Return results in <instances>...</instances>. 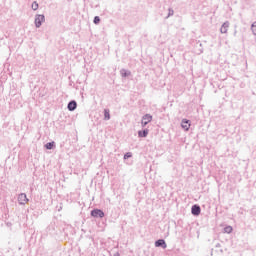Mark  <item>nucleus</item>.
I'll use <instances>...</instances> for the list:
<instances>
[{"label":"nucleus","instance_id":"nucleus-1","mask_svg":"<svg viewBox=\"0 0 256 256\" xmlns=\"http://www.w3.org/2000/svg\"><path fill=\"white\" fill-rule=\"evenodd\" d=\"M90 215L96 219H103V217H105V212L101 209L95 208L91 210Z\"/></svg>","mask_w":256,"mask_h":256},{"label":"nucleus","instance_id":"nucleus-2","mask_svg":"<svg viewBox=\"0 0 256 256\" xmlns=\"http://www.w3.org/2000/svg\"><path fill=\"white\" fill-rule=\"evenodd\" d=\"M34 23H35V27L37 29H39V27H41L43 25V23H45V15L43 14H37L35 16V20H34Z\"/></svg>","mask_w":256,"mask_h":256},{"label":"nucleus","instance_id":"nucleus-3","mask_svg":"<svg viewBox=\"0 0 256 256\" xmlns=\"http://www.w3.org/2000/svg\"><path fill=\"white\" fill-rule=\"evenodd\" d=\"M151 121H153V116L151 114H145L142 117V122H141L142 127H147V125H149Z\"/></svg>","mask_w":256,"mask_h":256},{"label":"nucleus","instance_id":"nucleus-4","mask_svg":"<svg viewBox=\"0 0 256 256\" xmlns=\"http://www.w3.org/2000/svg\"><path fill=\"white\" fill-rule=\"evenodd\" d=\"M191 213L194 217H199V215H201V206H199V204H194L191 207Z\"/></svg>","mask_w":256,"mask_h":256},{"label":"nucleus","instance_id":"nucleus-5","mask_svg":"<svg viewBox=\"0 0 256 256\" xmlns=\"http://www.w3.org/2000/svg\"><path fill=\"white\" fill-rule=\"evenodd\" d=\"M181 127L184 129V131H189L191 127V120L188 119H182Z\"/></svg>","mask_w":256,"mask_h":256},{"label":"nucleus","instance_id":"nucleus-6","mask_svg":"<svg viewBox=\"0 0 256 256\" xmlns=\"http://www.w3.org/2000/svg\"><path fill=\"white\" fill-rule=\"evenodd\" d=\"M29 200L27 199V194L21 193L18 195L19 205H25Z\"/></svg>","mask_w":256,"mask_h":256},{"label":"nucleus","instance_id":"nucleus-7","mask_svg":"<svg viewBox=\"0 0 256 256\" xmlns=\"http://www.w3.org/2000/svg\"><path fill=\"white\" fill-rule=\"evenodd\" d=\"M155 247H161L162 249H167V242H165V239H158L155 241Z\"/></svg>","mask_w":256,"mask_h":256},{"label":"nucleus","instance_id":"nucleus-8","mask_svg":"<svg viewBox=\"0 0 256 256\" xmlns=\"http://www.w3.org/2000/svg\"><path fill=\"white\" fill-rule=\"evenodd\" d=\"M67 109L71 112L75 111V109H77V101L71 100L70 102H68Z\"/></svg>","mask_w":256,"mask_h":256},{"label":"nucleus","instance_id":"nucleus-9","mask_svg":"<svg viewBox=\"0 0 256 256\" xmlns=\"http://www.w3.org/2000/svg\"><path fill=\"white\" fill-rule=\"evenodd\" d=\"M147 135H149V129H147V128L138 131V137H140V138H145V137H147Z\"/></svg>","mask_w":256,"mask_h":256},{"label":"nucleus","instance_id":"nucleus-10","mask_svg":"<svg viewBox=\"0 0 256 256\" xmlns=\"http://www.w3.org/2000/svg\"><path fill=\"white\" fill-rule=\"evenodd\" d=\"M228 30H229V21H226L222 24V26L220 28V32L227 33Z\"/></svg>","mask_w":256,"mask_h":256},{"label":"nucleus","instance_id":"nucleus-11","mask_svg":"<svg viewBox=\"0 0 256 256\" xmlns=\"http://www.w3.org/2000/svg\"><path fill=\"white\" fill-rule=\"evenodd\" d=\"M120 75L121 77H129L131 75V71L123 68L120 70Z\"/></svg>","mask_w":256,"mask_h":256},{"label":"nucleus","instance_id":"nucleus-12","mask_svg":"<svg viewBox=\"0 0 256 256\" xmlns=\"http://www.w3.org/2000/svg\"><path fill=\"white\" fill-rule=\"evenodd\" d=\"M111 119V113L109 109H104V121H109Z\"/></svg>","mask_w":256,"mask_h":256},{"label":"nucleus","instance_id":"nucleus-13","mask_svg":"<svg viewBox=\"0 0 256 256\" xmlns=\"http://www.w3.org/2000/svg\"><path fill=\"white\" fill-rule=\"evenodd\" d=\"M45 149H48L49 151H51V149H55V141L46 143Z\"/></svg>","mask_w":256,"mask_h":256},{"label":"nucleus","instance_id":"nucleus-14","mask_svg":"<svg viewBox=\"0 0 256 256\" xmlns=\"http://www.w3.org/2000/svg\"><path fill=\"white\" fill-rule=\"evenodd\" d=\"M31 8L33 11H37V9H39V3H37V1H34L31 5Z\"/></svg>","mask_w":256,"mask_h":256},{"label":"nucleus","instance_id":"nucleus-15","mask_svg":"<svg viewBox=\"0 0 256 256\" xmlns=\"http://www.w3.org/2000/svg\"><path fill=\"white\" fill-rule=\"evenodd\" d=\"M175 11H173V8L168 9V15L166 16V19H169V17H173Z\"/></svg>","mask_w":256,"mask_h":256},{"label":"nucleus","instance_id":"nucleus-16","mask_svg":"<svg viewBox=\"0 0 256 256\" xmlns=\"http://www.w3.org/2000/svg\"><path fill=\"white\" fill-rule=\"evenodd\" d=\"M94 25H99L101 23V18L99 16H95L93 19Z\"/></svg>","mask_w":256,"mask_h":256},{"label":"nucleus","instance_id":"nucleus-17","mask_svg":"<svg viewBox=\"0 0 256 256\" xmlns=\"http://www.w3.org/2000/svg\"><path fill=\"white\" fill-rule=\"evenodd\" d=\"M224 233H233V227L231 226H226L224 228Z\"/></svg>","mask_w":256,"mask_h":256},{"label":"nucleus","instance_id":"nucleus-18","mask_svg":"<svg viewBox=\"0 0 256 256\" xmlns=\"http://www.w3.org/2000/svg\"><path fill=\"white\" fill-rule=\"evenodd\" d=\"M131 157H133V153L131 152H127L126 154H124V160L131 159Z\"/></svg>","mask_w":256,"mask_h":256},{"label":"nucleus","instance_id":"nucleus-19","mask_svg":"<svg viewBox=\"0 0 256 256\" xmlns=\"http://www.w3.org/2000/svg\"><path fill=\"white\" fill-rule=\"evenodd\" d=\"M253 35H256V22H254L251 26Z\"/></svg>","mask_w":256,"mask_h":256},{"label":"nucleus","instance_id":"nucleus-20","mask_svg":"<svg viewBox=\"0 0 256 256\" xmlns=\"http://www.w3.org/2000/svg\"><path fill=\"white\" fill-rule=\"evenodd\" d=\"M113 256H121V254L119 252H116Z\"/></svg>","mask_w":256,"mask_h":256},{"label":"nucleus","instance_id":"nucleus-21","mask_svg":"<svg viewBox=\"0 0 256 256\" xmlns=\"http://www.w3.org/2000/svg\"><path fill=\"white\" fill-rule=\"evenodd\" d=\"M215 247H216V248H219V247H221V244H220V243H217Z\"/></svg>","mask_w":256,"mask_h":256}]
</instances>
